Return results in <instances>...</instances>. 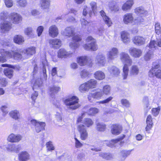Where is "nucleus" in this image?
Returning <instances> with one entry per match:
<instances>
[{"instance_id": "1", "label": "nucleus", "mask_w": 161, "mask_h": 161, "mask_svg": "<svg viewBox=\"0 0 161 161\" xmlns=\"http://www.w3.org/2000/svg\"><path fill=\"white\" fill-rule=\"evenodd\" d=\"M86 43L84 46V48L87 50L96 51L98 48L95 39L91 36H88L86 40Z\"/></svg>"}, {"instance_id": "2", "label": "nucleus", "mask_w": 161, "mask_h": 161, "mask_svg": "<svg viewBox=\"0 0 161 161\" xmlns=\"http://www.w3.org/2000/svg\"><path fill=\"white\" fill-rule=\"evenodd\" d=\"M79 99L76 96H72L69 97L64 101V104L69 108L72 109H75L80 107L79 104Z\"/></svg>"}, {"instance_id": "3", "label": "nucleus", "mask_w": 161, "mask_h": 161, "mask_svg": "<svg viewBox=\"0 0 161 161\" xmlns=\"http://www.w3.org/2000/svg\"><path fill=\"white\" fill-rule=\"evenodd\" d=\"M77 62L80 66H84L87 64L90 67H92L93 64L92 59L87 56H82L78 58Z\"/></svg>"}, {"instance_id": "4", "label": "nucleus", "mask_w": 161, "mask_h": 161, "mask_svg": "<svg viewBox=\"0 0 161 161\" xmlns=\"http://www.w3.org/2000/svg\"><path fill=\"white\" fill-rule=\"evenodd\" d=\"M118 53V49L116 47H113L109 49L106 54L108 61L110 62L114 59L117 57Z\"/></svg>"}, {"instance_id": "5", "label": "nucleus", "mask_w": 161, "mask_h": 161, "mask_svg": "<svg viewBox=\"0 0 161 161\" xmlns=\"http://www.w3.org/2000/svg\"><path fill=\"white\" fill-rule=\"evenodd\" d=\"M160 65L159 64L154 65L150 70L149 76L153 77L155 76L161 79V70L159 69Z\"/></svg>"}, {"instance_id": "6", "label": "nucleus", "mask_w": 161, "mask_h": 161, "mask_svg": "<svg viewBox=\"0 0 161 161\" xmlns=\"http://www.w3.org/2000/svg\"><path fill=\"white\" fill-rule=\"evenodd\" d=\"M12 24L8 21H1L0 23V31L1 33H6L12 28Z\"/></svg>"}, {"instance_id": "7", "label": "nucleus", "mask_w": 161, "mask_h": 161, "mask_svg": "<svg viewBox=\"0 0 161 161\" xmlns=\"http://www.w3.org/2000/svg\"><path fill=\"white\" fill-rule=\"evenodd\" d=\"M31 124L34 126L36 132L39 133L44 129L46 125L45 122L38 121L35 119H32L31 121Z\"/></svg>"}, {"instance_id": "8", "label": "nucleus", "mask_w": 161, "mask_h": 161, "mask_svg": "<svg viewBox=\"0 0 161 161\" xmlns=\"http://www.w3.org/2000/svg\"><path fill=\"white\" fill-rule=\"evenodd\" d=\"M95 63L99 66H104L106 64V57L104 55L98 54L96 57Z\"/></svg>"}, {"instance_id": "9", "label": "nucleus", "mask_w": 161, "mask_h": 161, "mask_svg": "<svg viewBox=\"0 0 161 161\" xmlns=\"http://www.w3.org/2000/svg\"><path fill=\"white\" fill-rule=\"evenodd\" d=\"M120 59L122 62L124 64L130 65L132 63V60L130 57L125 52L121 53L119 55Z\"/></svg>"}, {"instance_id": "10", "label": "nucleus", "mask_w": 161, "mask_h": 161, "mask_svg": "<svg viewBox=\"0 0 161 161\" xmlns=\"http://www.w3.org/2000/svg\"><path fill=\"white\" fill-rule=\"evenodd\" d=\"M77 129L80 133V139L82 140H86L88 137V134L84 125L82 124L79 125Z\"/></svg>"}, {"instance_id": "11", "label": "nucleus", "mask_w": 161, "mask_h": 161, "mask_svg": "<svg viewBox=\"0 0 161 161\" xmlns=\"http://www.w3.org/2000/svg\"><path fill=\"white\" fill-rule=\"evenodd\" d=\"M12 54L11 58L18 60H23L26 59L24 57V53L22 50H16L11 52Z\"/></svg>"}, {"instance_id": "12", "label": "nucleus", "mask_w": 161, "mask_h": 161, "mask_svg": "<svg viewBox=\"0 0 161 161\" xmlns=\"http://www.w3.org/2000/svg\"><path fill=\"white\" fill-rule=\"evenodd\" d=\"M9 18L12 23L15 24H19L22 20L21 16L19 14L14 12L9 15Z\"/></svg>"}, {"instance_id": "13", "label": "nucleus", "mask_w": 161, "mask_h": 161, "mask_svg": "<svg viewBox=\"0 0 161 161\" xmlns=\"http://www.w3.org/2000/svg\"><path fill=\"white\" fill-rule=\"evenodd\" d=\"M72 39L73 42L69 43V46L73 49H75L79 46L78 42L81 40V36L79 35H76L73 37Z\"/></svg>"}, {"instance_id": "14", "label": "nucleus", "mask_w": 161, "mask_h": 161, "mask_svg": "<svg viewBox=\"0 0 161 161\" xmlns=\"http://www.w3.org/2000/svg\"><path fill=\"white\" fill-rule=\"evenodd\" d=\"M129 51L130 54L135 58H139L142 53V52L141 49L134 47L130 48Z\"/></svg>"}, {"instance_id": "15", "label": "nucleus", "mask_w": 161, "mask_h": 161, "mask_svg": "<svg viewBox=\"0 0 161 161\" xmlns=\"http://www.w3.org/2000/svg\"><path fill=\"white\" fill-rule=\"evenodd\" d=\"M22 138V136L20 135L12 133L8 136L7 140L11 142H18L21 140Z\"/></svg>"}, {"instance_id": "16", "label": "nucleus", "mask_w": 161, "mask_h": 161, "mask_svg": "<svg viewBox=\"0 0 161 161\" xmlns=\"http://www.w3.org/2000/svg\"><path fill=\"white\" fill-rule=\"evenodd\" d=\"M75 28L72 27H67L62 32V34L68 37L73 36L75 34Z\"/></svg>"}, {"instance_id": "17", "label": "nucleus", "mask_w": 161, "mask_h": 161, "mask_svg": "<svg viewBox=\"0 0 161 161\" xmlns=\"http://www.w3.org/2000/svg\"><path fill=\"white\" fill-rule=\"evenodd\" d=\"M49 43L51 47L54 49H57L61 47L62 43L61 41L58 39H50Z\"/></svg>"}, {"instance_id": "18", "label": "nucleus", "mask_w": 161, "mask_h": 161, "mask_svg": "<svg viewBox=\"0 0 161 161\" xmlns=\"http://www.w3.org/2000/svg\"><path fill=\"white\" fill-rule=\"evenodd\" d=\"M24 53V57L27 58L35 53V48L32 47L22 50Z\"/></svg>"}, {"instance_id": "19", "label": "nucleus", "mask_w": 161, "mask_h": 161, "mask_svg": "<svg viewBox=\"0 0 161 161\" xmlns=\"http://www.w3.org/2000/svg\"><path fill=\"white\" fill-rule=\"evenodd\" d=\"M133 42L135 45L141 46L145 43L146 38L140 36H136L133 39Z\"/></svg>"}, {"instance_id": "20", "label": "nucleus", "mask_w": 161, "mask_h": 161, "mask_svg": "<svg viewBox=\"0 0 161 161\" xmlns=\"http://www.w3.org/2000/svg\"><path fill=\"white\" fill-rule=\"evenodd\" d=\"M49 34L52 37H56L58 34V28L55 25L51 26L49 28Z\"/></svg>"}, {"instance_id": "21", "label": "nucleus", "mask_w": 161, "mask_h": 161, "mask_svg": "<svg viewBox=\"0 0 161 161\" xmlns=\"http://www.w3.org/2000/svg\"><path fill=\"white\" fill-rule=\"evenodd\" d=\"M134 20L132 14L128 13L125 14L123 16V21L125 24L132 23Z\"/></svg>"}, {"instance_id": "22", "label": "nucleus", "mask_w": 161, "mask_h": 161, "mask_svg": "<svg viewBox=\"0 0 161 161\" xmlns=\"http://www.w3.org/2000/svg\"><path fill=\"white\" fill-rule=\"evenodd\" d=\"M71 54L64 48H61L58 52V57L59 58H65L69 56Z\"/></svg>"}, {"instance_id": "23", "label": "nucleus", "mask_w": 161, "mask_h": 161, "mask_svg": "<svg viewBox=\"0 0 161 161\" xmlns=\"http://www.w3.org/2000/svg\"><path fill=\"white\" fill-rule=\"evenodd\" d=\"M108 69L110 74L114 76H117L120 73L119 69L115 66H112L108 67Z\"/></svg>"}, {"instance_id": "24", "label": "nucleus", "mask_w": 161, "mask_h": 161, "mask_svg": "<svg viewBox=\"0 0 161 161\" xmlns=\"http://www.w3.org/2000/svg\"><path fill=\"white\" fill-rule=\"evenodd\" d=\"M134 3L133 0H129L123 4L122 7V9L124 11L130 9Z\"/></svg>"}, {"instance_id": "25", "label": "nucleus", "mask_w": 161, "mask_h": 161, "mask_svg": "<svg viewBox=\"0 0 161 161\" xmlns=\"http://www.w3.org/2000/svg\"><path fill=\"white\" fill-rule=\"evenodd\" d=\"M7 149L10 151L18 152L21 149V147L19 145L9 144L7 147Z\"/></svg>"}, {"instance_id": "26", "label": "nucleus", "mask_w": 161, "mask_h": 161, "mask_svg": "<svg viewBox=\"0 0 161 161\" xmlns=\"http://www.w3.org/2000/svg\"><path fill=\"white\" fill-rule=\"evenodd\" d=\"M121 35L122 40L124 43H127L130 42V36L129 33L124 31L121 32Z\"/></svg>"}, {"instance_id": "27", "label": "nucleus", "mask_w": 161, "mask_h": 161, "mask_svg": "<svg viewBox=\"0 0 161 161\" xmlns=\"http://www.w3.org/2000/svg\"><path fill=\"white\" fill-rule=\"evenodd\" d=\"M147 126L145 128L146 131H148L151 130L153 125L152 116L150 115L147 116L146 119Z\"/></svg>"}, {"instance_id": "28", "label": "nucleus", "mask_w": 161, "mask_h": 161, "mask_svg": "<svg viewBox=\"0 0 161 161\" xmlns=\"http://www.w3.org/2000/svg\"><path fill=\"white\" fill-rule=\"evenodd\" d=\"M94 77L96 79L101 80L105 78V74L103 71L98 70L96 71L94 74Z\"/></svg>"}, {"instance_id": "29", "label": "nucleus", "mask_w": 161, "mask_h": 161, "mask_svg": "<svg viewBox=\"0 0 161 161\" xmlns=\"http://www.w3.org/2000/svg\"><path fill=\"white\" fill-rule=\"evenodd\" d=\"M139 69L138 66L134 65L130 68L129 72L131 75H136L138 74Z\"/></svg>"}, {"instance_id": "30", "label": "nucleus", "mask_w": 161, "mask_h": 161, "mask_svg": "<svg viewBox=\"0 0 161 161\" xmlns=\"http://www.w3.org/2000/svg\"><path fill=\"white\" fill-rule=\"evenodd\" d=\"M100 13L105 24H107L108 27L110 26L112 24L110 19L106 15L105 13L103 11H101Z\"/></svg>"}, {"instance_id": "31", "label": "nucleus", "mask_w": 161, "mask_h": 161, "mask_svg": "<svg viewBox=\"0 0 161 161\" xmlns=\"http://www.w3.org/2000/svg\"><path fill=\"white\" fill-rule=\"evenodd\" d=\"M29 158V155L26 152H22L19 154V159L21 161H25Z\"/></svg>"}, {"instance_id": "32", "label": "nucleus", "mask_w": 161, "mask_h": 161, "mask_svg": "<svg viewBox=\"0 0 161 161\" xmlns=\"http://www.w3.org/2000/svg\"><path fill=\"white\" fill-rule=\"evenodd\" d=\"M131 151V150L121 151L120 152V160L121 161H125L127 157L130 154Z\"/></svg>"}, {"instance_id": "33", "label": "nucleus", "mask_w": 161, "mask_h": 161, "mask_svg": "<svg viewBox=\"0 0 161 161\" xmlns=\"http://www.w3.org/2000/svg\"><path fill=\"white\" fill-rule=\"evenodd\" d=\"M122 129L120 126L117 125H113L111 129V132L114 135H117L121 132Z\"/></svg>"}, {"instance_id": "34", "label": "nucleus", "mask_w": 161, "mask_h": 161, "mask_svg": "<svg viewBox=\"0 0 161 161\" xmlns=\"http://www.w3.org/2000/svg\"><path fill=\"white\" fill-rule=\"evenodd\" d=\"M89 89L94 88L96 87L97 81L94 79H91L86 82Z\"/></svg>"}, {"instance_id": "35", "label": "nucleus", "mask_w": 161, "mask_h": 161, "mask_svg": "<svg viewBox=\"0 0 161 161\" xmlns=\"http://www.w3.org/2000/svg\"><path fill=\"white\" fill-rule=\"evenodd\" d=\"M154 54L153 51L149 50L144 56V59L146 61H148L153 58Z\"/></svg>"}, {"instance_id": "36", "label": "nucleus", "mask_w": 161, "mask_h": 161, "mask_svg": "<svg viewBox=\"0 0 161 161\" xmlns=\"http://www.w3.org/2000/svg\"><path fill=\"white\" fill-rule=\"evenodd\" d=\"M9 114L11 117L15 120H18L20 118L19 113L16 110L11 111L9 113Z\"/></svg>"}, {"instance_id": "37", "label": "nucleus", "mask_w": 161, "mask_h": 161, "mask_svg": "<svg viewBox=\"0 0 161 161\" xmlns=\"http://www.w3.org/2000/svg\"><path fill=\"white\" fill-rule=\"evenodd\" d=\"M60 87L55 86H53L50 88V94L52 97L54 96L55 94L59 90Z\"/></svg>"}, {"instance_id": "38", "label": "nucleus", "mask_w": 161, "mask_h": 161, "mask_svg": "<svg viewBox=\"0 0 161 161\" xmlns=\"http://www.w3.org/2000/svg\"><path fill=\"white\" fill-rule=\"evenodd\" d=\"M14 41L15 43L20 44L24 42V40L23 37L22 36L17 35L14 36Z\"/></svg>"}, {"instance_id": "39", "label": "nucleus", "mask_w": 161, "mask_h": 161, "mask_svg": "<svg viewBox=\"0 0 161 161\" xmlns=\"http://www.w3.org/2000/svg\"><path fill=\"white\" fill-rule=\"evenodd\" d=\"M50 5V0H41V5L42 9H48Z\"/></svg>"}, {"instance_id": "40", "label": "nucleus", "mask_w": 161, "mask_h": 161, "mask_svg": "<svg viewBox=\"0 0 161 161\" xmlns=\"http://www.w3.org/2000/svg\"><path fill=\"white\" fill-rule=\"evenodd\" d=\"M79 90L82 93L85 92L89 90L86 82L82 84L79 86Z\"/></svg>"}, {"instance_id": "41", "label": "nucleus", "mask_w": 161, "mask_h": 161, "mask_svg": "<svg viewBox=\"0 0 161 161\" xmlns=\"http://www.w3.org/2000/svg\"><path fill=\"white\" fill-rule=\"evenodd\" d=\"M128 65L126 64H124L123 68L122 75L124 79H125L127 78L128 75L129 69Z\"/></svg>"}, {"instance_id": "42", "label": "nucleus", "mask_w": 161, "mask_h": 161, "mask_svg": "<svg viewBox=\"0 0 161 161\" xmlns=\"http://www.w3.org/2000/svg\"><path fill=\"white\" fill-rule=\"evenodd\" d=\"M142 102L144 105L145 108L147 110H149L150 108H149V102L148 97L145 96L143 98Z\"/></svg>"}, {"instance_id": "43", "label": "nucleus", "mask_w": 161, "mask_h": 161, "mask_svg": "<svg viewBox=\"0 0 161 161\" xmlns=\"http://www.w3.org/2000/svg\"><path fill=\"white\" fill-rule=\"evenodd\" d=\"M0 53L2 56V57L11 58L12 57V54L11 52H9L5 51L3 49H0Z\"/></svg>"}, {"instance_id": "44", "label": "nucleus", "mask_w": 161, "mask_h": 161, "mask_svg": "<svg viewBox=\"0 0 161 161\" xmlns=\"http://www.w3.org/2000/svg\"><path fill=\"white\" fill-rule=\"evenodd\" d=\"M103 93L101 91H98L94 93H90V96H92V98L97 99H100L103 96Z\"/></svg>"}, {"instance_id": "45", "label": "nucleus", "mask_w": 161, "mask_h": 161, "mask_svg": "<svg viewBox=\"0 0 161 161\" xmlns=\"http://www.w3.org/2000/svg\"><path fill=\"white\" fill-rule=\"evenodd\" d=\"M109 7L112 11L115 12L119 10V7L115 2H112L110 3L109 4Z\"/></svg>"}, {"instance_id": "46", "label": "nucleus", "mask_w": 161, "mask_h": 161, "mask_svg": "<svg viewBox=\"0 0 161 161\" xmlns=\"http://www.w3.org/2000/svg\"><path fill=\"white\" fill-rule=\"evenodd\" d=\"M136 13L139 15H144L146 13L143 8L139 7L136 8L135 10Z\"/></svg>"}, {"instance_id": "47", "label": "nucleus", "mask_w": 161, "mask_h": 161, "mask_svg": "<svg viewBox=\"0 0 161 161\" xmlns=\"http://www.w3.org/2000/svg\"><path fill=\"white\" fill-rule=\"evenodd\" d=\"M4 74L8 78H10L13 76V70L12 69L7 68L4 70Z\"/></svg>"}, {"instance_id": "48", "label": "nucleus", "mask_w": 161, "mask_h": 161, "mask_svg": "<svg viewBox=\"0 0 161 161\" xmlns=\"http://www.w3.org/2000/svg\"><path fill=\"white\" fill-rule=\"evenodd\" d=\"M99 112V109L97 108H91L87 112L89 115H93Z\"/></svg>"}, {"instance_id": "49", "label": "nucleus", "mask_w": 161, "mask_h": 161, "mask_svg": "<svg viewBox=\"0 0 161 161\" xmlns=\"http://www.w3.org/2000/svg\"><path fill=\"white\" fill-rule=\"evenodd\" d=\"M46 145L48 151H52L55 149V147L52 142L50 141L47 142Z\"/></svg>"}, {"instance_id": "50", "label": "nucleus", "mask_w": 161, "mask_h": 161, "mask_svg": "<svg viewBox=\"0 0 161 161\" xmlns=\"http://www.w3.org/2000/svg\"><path fill=\"white\" fill-rule=\"evenodd\" d=\"M97 130L99 131H104L105 129V125L100 123H96Z\"/></svg>"}, {"instance_id": "51", "label": "nucleus", "mask_w": 161, "mask_h": 161, "mask_svg": "<svg viewBox=\"0 0 161 161\" xmlns=\"http://www.w3.org/2000/svg\"><path fill=\"white\" fill-rule=\"evenodd\" d=\"M148 46L149 48L151 49L150 50H152V51H153L157 48V44L155 41H151Z\"/></svg>"}, {"instance_id": "52", "label": "nucleus", "mask_w": 161, "mask_h": 161, "mask_svg": "<svg viewBox=\"0 0 161 161\" xmlns=\"http://www.w3.org/2000/svg\"><path fill=\"white\" fill-rule=\"evenodd\" d=\"M83 123L88 127L92 125L93 123L92 119L89 118L85 119L83 120Z\"/></svg>"}, {"instance_id": "53", "label": "nucleus", "mask_w": 161, "mask_h": 161, "mask_svg": "<svg viewBox=\"0 0 161 161\" xmlns=\"http://www.w3.org/2000/svg\"><path fill=\"white\" fill-rule=\"evenodd\" d=\"M8 17V14L6 11H3L0 14V21H5Z\"/></svg>"}, {"instance_id": "54", "label": "nucleus", "mask_w": 161, "mask_h": 161, "mask_svg": "<svg viewBox=\"0 0 161 161\" xmlns=\"http://www.w3.org/2000/svg\"><path fill=\"white\" fill-rule=\"evenodd\" d=\"M99 156L107 160H109L113 158V155L109 153H102L99 154Z\"/></svg>"}, {"instance_id": "55", "label": "nucleus", "mask_w": 161, "mask_h": 161, "mask_svg": "<svg viewBox=\"0 0 161 161\" xmlns=\"http://www.w3.org/2000/svg\"><path fill=\"white\" fill-rule=\"evenodd\" d=\"M99 156L107 160H109L113 158V155L109 153H102L99 154Z\"/></svg>"}, {"instance_id": "56", "label": "nucleus", "mask_w": 161, "mask_h": 161, "mask_svg": "<svg viewBox=\"0 0 161 161\" xmlns=\"http://www.w3.org/2000/svg\"><path fill=\"white\" fill-rule=\"evenodd\" d=\"M89 72L85 69H83L80 73V75L82 78H85L86 77H89Z\"/></svg>"}, {"instance_id": "57", "label": "nucleus", "mask_w": 161, "mask_h": 161, "mask_svg": "<svg viewBox=\"0 0 161 161\" xmlns=\"http://www.w3.org/2000/svg\"><path fill=\"white\" fill-rule=\"evenodd\" d=\"M119 141V139L112 140L110 141H107V145L109 147H112L114 146V144Z\"/></svg>"}, {"instance_id": "58", "label": "nucleus", "mask_w": 161, "mask_h": 161, "mask_svg": "<svg viewBox=\"0 0 161 161\" xmlns=\"http://www.w3.org/2000/svg\"><path fill=\"white\" fill-rule=\"evenodd\" d=\"M110 87L109 85H106L103 88L102 92L103 94L108 95L110 92Z\"/></svg>"}, {"instance_id": "59", "label": "nucleus", "mask_w": 161, "mask_h": 161, "mask_svg": "<svg viewBox=\"0 0 161 161\" xmlns=\"http://www.w3.org/2000/svg\"><path fill=\"white\" fill-rule=\"evenodd\" d=\"M17 5L20 7H25L27 4L26 0H19L17 1Z\"/></svg>"}, {"instance_id": "60", "label": "nucleus", "mask_w": 161, "mask_h": 161, "mask_svg": "<svg viewBox=\"0 0 161 161\" xmlns=\"http://www.w3.org/2000/svg\"><path fill=\"white\" fill-rule=\"evenodd\" d=\"M42 83V81L41 79H38L35 82L32 87L33 89L34 90V89H36L39 88L41 86Z\"/></svg>"}, {"instance_id": "61", "label": "nucleus", "mask_w": 161, "mask_h": 161, "mask_svg": "<svg viewBox=\"0 0 161 161\" xmlns=\"http://www.w3.org/2000/svg\"><path fill=\"white\" fill-rule=\"evenodd\" d=\"M8 107L6 105H3L1 106L0 109L3 112V115L5 116L8 113V110L7 109Z\"/></svg>"}, {"instance_id": "62", "label": "nucleus", "mask_w": 161, "mask_h": 161, "mask_svg": "<svg viewBox=\"0 0 161 161\" xmlns=\"http://www.w3.org/2000/svg\"><path fill=\"white\" fill-rule=\"evenodd\" d=\"M160 110V108L158 107L157 108H153L152 109V114L154 116H157Z\"/></svg>"}, {"instance_id": "63", "label": "nucleus", "mask_w": 161, "mask_h": 161, "mask_svg": "<svg viewBox=\"0 0 161 161\" xmlns=\"http://www.w3.org/2000/svg\"><path fill=\"white\" fill-rule=\"evenodd\" d=\"M25 33L29 36L31 37L32 34V29L31 27H28L25 30Z\"/></svg>"}, {"instance_id": "64", "label": "nucleus", "mask_w": 161, "mask_h": 161, "mask_svg": "<svg viewBox=\"0 0 161 161\" xmlns=\"http://www.w3.org/2000/svg\"><path fill=\"white\" fill-rule=\"evenodd\" d=\"M4 3L6 7L8 8L11 7L13 4L12 0H4Z\"/></svg>"}]
</instances>
